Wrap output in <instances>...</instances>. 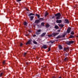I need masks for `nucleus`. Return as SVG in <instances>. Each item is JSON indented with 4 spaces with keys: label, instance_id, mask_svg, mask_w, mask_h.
Masks as SVG:
<instances>
[{
    "label": "nucleus",
    "instance_id": "0eeeda50",
    "mask_svg": "<svg viewBox=\"0 0 78 78\" xmlns=\"http://www.w3.org/2000/svg\"><path fill=\"white\" fill-rule=\"evenodd\" d=\"M31 40H29L26 43V45H27V44H31Z\"/></svg>",
    "mask_w": 78,
    "mask_h": 78
},
{
    "label": "nucleus",
    "instance_id": "c03bdc74",
    "mask_svg": "<svg viewBox=\"0 0 78 78\" xmlns=\"http://www.w3.org/2000/svg\"><path fill=\"white\" fill-rule=\"evenodd\" d=\"M26 36H28V35H26Z\"/></svg>",
    "mask_w": 78,
    "mask_h": 78
},
{
    "label": "nucleus",
    "instance_id": "a211bd4d",
    "mask_svg": "<svg viewBox=\"0 0 78 78\" xmlns=\"http://www.w3.org/2000/svg\"><path fill=\"white\" fill-rule=\"evenodd\" d=\"M55 28L56 29H58V28H59V27H58V26L57 25L55 26Z\"/></svg>",
    "mask_w": 78,
    "mask_h": 78
},
{
    "label": "nucleus",
    "instance_id": "f3484780",
    "mask_svg": "<svg viewBox=\"0 0 78 78\" xmlns=\"http://www.w3.org/2000/svg\"><path fill=\"white\" fill-rule=\"evenodd\" d=\"M46 27L47 28H48V27H50V25L48 24H47L46 25H45Z\"/></svg>",
    "mask_w": 78,
    "mask_h": 78
},
{
    "label": "nucleus",
    "instance_id": "a878e982",
    "mask_svg": "<svg viewBox=\"0 0 78 78\" xmlns=\"http://www.w3.org/2000/svg\"><path fill=\"white\" fill-rule=\"evenodd\" d=\"M37 32H38V33H40V32H41V30H37Z\"/></svg>",
    "mask_w": 78,
    "mask_h": 78
},
{
    "label": "nucleus",
    "instance_id": "a18cd8bd",
    "mask_svg": "<svg viewBox=\"0 0 78 78\" xmlns=\"http://www.w3.org/2000/svg\"><path fill=\"white\" fill-rule=\"evenodd\" d=\"M77 37H78V36H77Z\"/></svg>",
    "mask_w": 78,
    "mask_h": 78
},
{
    "label": "nucleus",
    "instance_id": "ea45409f",
    "mask_svg": "<svg viewBox=\"0 0 78 78\" xmlns=\"http://www.w3.org/2000/svg\"><path fill=\"white\" fill-rule=\"evenodd\" d=\"M60 31H61V30H58V32H60Z\"/></svg>",
    "mask_w": 78,
    "mask_h": 78
},
{
    "label": "nucleus",
    "instance_id": "473e14b6",
    "mask_svg": "<svg viewBox=\"0 0 78 78\" xmlns=\"http://www.w3.org/2000/svg\"><path fill=\"white\" fill-rule=\"evenodd\" d=\"M23 44H22V43H20V47H22V46H23Z\"/></svg>",
    "mask_w": 78,
    "mask_h": 78
},
{
    "label": "nucleus",
    "instance_id": "c85d7f7f",
    "mask_svg": "<svg viewBox=\"0 0 78 78\" xmlns=\"http://www.w3.org/2000/svg\"><path fill=\"white\" fill-rule=\"evenodd\" d=\"M27 23L26 22H24V25H27Z\"/></svg>",
    "mask_w": 78,
    "mask_h": 78
},
{
    "label": "nucleus",
    "instance_id": "20e7f679",
    "mask_svg": "<svg viewBox=\"0 0 78 78\" xmlns=\"http://www.w3.org/2000/svg\"><path fill=\"white\" fill-rule=\"evenodd\" d=\"M56 22L58 23H62V20H57L56 21Z\"/></svg>",
    "mask_w": 78,
    "mask_h": 78
},
{
    "label": "nucleus",
    "instance_id": "7c9ffc66",
    "mask_svg": "<svg viewBox=\"0 0 78 78\" xmlns=\"http://www.w3.org/2000/svg\"><path fill=\"white\" fill-rule=\"evenodd\" d=\"M69 54H66L65 55L66 57L67 56H69Z\"/></svg>",
    "mask_w": 78,
    "mask_h": 78
},
{
    "label": "nucleus",
    "instance_id": "37998d69",
    "mask_svg": "<svg viewBox=\"0 0 78 78\" xmlns=\"http://www.w3.org/2000/svg\"><path fill=\"white\" fill-rule=\"evenodd\" d=\"M26 64H27V65H28V63H26Z\"/></svg>",
    "mask_w": 78,
    "mask_h": 78
},
{
    "label": "nucleus",
    "instance_id": "f8f14e48",
    "mask_svg": "<svg viewBox=\"0 0 78 78\" xmlns=\"http://www.w3.org/2000/svg\"><path fill=\"white\" fill-rule=\"evenodd\" d=\"M42 48H44V49H45L47 48V47L46 45H44L42 47Z\"/></svg>",
    "mask_w": 78,
    "mask_h": 78
},
{
    "label": "nucleus",
    "instance_id": "b1692460",
    "mask_svg": "<svg viewBox=\"0 0 78 78\" xmlns=\"http://www.w3.org/2000/svg\"><path fill=\"white\" fill-rule=\"evenodd\" d=\"M33 43L35 44H37V42L36 41H33Z\"/></svg>",
    "mask_w": 78,
    "mask_h": 78
},
{
    "label": "nucleus",
    "instance_id": "cd10ccee",
    "mask_svg": "<svg viewBox=\"0 0 78 78\" xmlns=\"http://www.w3.org/2000/svg\"><path fill=\"white\" fill-rule=\"evenodd\" d=\"M51 47V46H50L48 48V51H50V48Z\"/></svg>",
    "mask_w": 78,
    "mask_h": 78
},
{
    "label": "nucleus",
    "instance_id": "79ce46f5",
    "mask_svg": "<svg viewBox=\"0 0 78 78\" xmlns=\"http://www.w3.org/2000/svg\"><path fill=\"white\" fill-rule=\"evenodd\" d=\"M52 78H55V76H53Z\"/></svg>",
    "mask_w": 78,
    "mask_h": 78
},
{
    "label": "nucleus",
    "instance_id": "5701e85b",
    "mask_svg": "<svg viewBox=\"0 0 78 78\" xmlns=\"http://www.w3.org/2000/svg\"><path fill=\"white\" fill-rule=\"evenodd\" d=\"M44 23H41V25L42 26H43V27H44V26H45V25H44Z\"/></svg>",
    "mask_w": 78,
    "mask_h": 78
},
{
    "label": "nucleus",
    "instance_id": "f03ea898",
    "mask_svg": "<svg viewBox=\"0 0 78 78\" xmlns=\"http://www.w3.org/2000/svg\"><path fill=\"white\" fill-rule=\"evenodd\" d=\"M58 34H59V33L54 32L51 35H50V36H57Z\"/></svg>",
    "mask_w": 78,
    "mask_h": 78
},
{
    "label": "nucleus",
    "instance_id": "4be33fe9",
    "mask_svg": "<svg viewBox=\"0 0 78 78\" xmlns=\"http://www.w3.org/2000/svg\"><path fill=\"white\" fill-rule=\"evenodd\" d=\"M74 37L73 35H70V37H69V38H72V37Z\"/></svg>",
    "mask_w": 78,
    "mask_h": 78
},
{
    "label": "nucleus",
    "instance_id": "423d86ee",
    "mask_svg": "<svg viewBox=\"0 0 78 78\" xmlns=\"http://www.w3.org/2000/svg\"><path fill=\"white\" fill-rule=\"evenodd\" d=\"M64 51H69V48H64Z\"/></svg>",
    "mask_w": 78,
    "mask_h": 78
},
{
    "label": "nucleus",
    "instance_id": "72a5a7b5",
    "mask_svg": "<svg viewBox=\"0 0 78 78\" xmlns=\"http://www.w3.org/2000/svg\"><path fill=\"white\" fill-rule=\"evenodd\" d=\"M27 55V53H25L24 54V56H25V55Z\"/></svg>",
    "mask_w": 78,
    "mask_h": 78
},
{
    "label": "nucleus",
    "instance_id": "ddd939ff",
    "mask_svg": "<svg viewBox=\"0 0 78 78\" xmlns=\"http://www.w3.org/2000/svg\"><path fill=\"white\" fill-rule=\"evenodd\" d=\"M30 18V20L32 21L33 20L34 18V16H29Z\"/></svg>",
    "mask_w": 78,
    "mask_h": 78
},
{
    "label": "nucleus",
    "instance_id": "9b49d317",
    "mask_svg": "<svg viewBox=\"0 0 78 78\" xmlns=\"http://www.w3.org/2000/svg\"><path fill=\"white\" fill-rule=\"evenodd\" d=\"M65 23H69V20L67 19L65 20Z\"/></svg>",
    "mask_w": 78,
    "mask_h": 78
},
{
    "label": "nucleus",
    "instance_id": "c9c22d12",
    "mask_svg": "<svg viewBox=\"0 0 78 78\" xmlns=\"http://www.w3.org/2000/svg\"><path fill=\"white\" fill-rule=\"evenodd\" d=\"M36 34H34L33 36V37H36Z\"/></svg>",
    "mask_w": 78,
    "mask_h": 78
},
{
    "label": "nucleus",
    "instance_id": "6e6552de",
    "mask_svg": "<svg viewBox=\"0 0 78 78\" xmlns=\"http://www.w3.org/2000/svg\"><path fill=\"white\" fill-rule=\"evenodd\" d=\"M48 43L49 44H50V46H51V44H53V43H54V41H50L48 42Z\"/></svg>",
    "mask_w": 78,
    "mask_h": 78
},
{
    "label": "nucleus",
    "instance_id": "412c9836",
    "mask_svg": "<svg viewBox=\"0 0 78 78\" xmlns=\"http://www.w3.org/2000/svg\"><path fill=\"white\" fill-rule=\"evenodd\" d=\"M68 59H69V58H65L64 60L65 61H67Z\"/></svg>",
    "mask_w": 78,
    "mask_h": 78
},
{
    "label": "nucleus",
    "instance_id": "bb28decb",
    "mask_svg": "<svg viewBox=\"0 0 78 78\" xmlns=\"http://www.w3.org/2000/svg\"><path fill=\"white\" fill-rule=\"evenodd\" d=\"M71 34H72V35H73V34H74V33L72 31L71 32Z\"/></svg>",
    "mask_w": 78,
    "mask_h": 78
},
{
    "label": "nucleus",
    "instance_id": "f704fd0d",
    "mask_svg": "<svg viewBox=\"0 0 78 78\" xmlns=\"http://www.w3.org/2000/svg\"><path fill=\"white\" fill-rule=\"evenodd\" d=\"M65 36H66V34H64L63 35V36H62V37H65Z\"/></svg>",
    "mask_w": 78,
    "mask_h": 78
},
{
    "label": "nucleus",
    "instance_id": "aec40b11",
    "mask_svg": "<svg viewBox=\"0 0 78 78\" xmlns=\"http://www.w3.org/2000/svg\"><path fill=\"white\" fill-rule=\"evenodd\" d=\"M36 34H37V35H39V34H41L40 33H39V32H36L35 33Z\"/></svg>",
    "mask_w": 78,
    "mask_h": 78
},
{
    "label": "nucleus",
    "instance_id": "a19ab883",
    "mask_svg": "<svg viewBox=\"0 0 78 78\" xmlns=\"http://www.w3.org/2000/svg\"><path fill=\"white\" fill-rule=\"evenodd\" d=\"M53 18H55V16L52 17V19H53Z\"/></svg>",
    "mask_w": 78,
    "mask_h": 78
},
{
    "label": "nucleus",
    "instance_id": "4468645a",
    "mask_svg": "<svg viewBox=\"0 0 78 78\" xmlns=\"http://www.w3.org/2000/svg\"><path fill=\"white\" fill-rule=\"evenodd\" d=\"M58 47L59 50H62L63 48L62 47L61 45H59Z\"/></svg>",
    "mask_w": 78,
    "mask_h": 78
},
{
    "label": "nucleus",
    "instance_id": "1a4fd4ad",
    "mask_svg": "<svg viewBox=\"0 0 78 78\" xmlns=\"http://www.w3.org/2000/svg\"><path fill=\"white\" fill-rule=\"evenodd\" d=\"M58 26L60 27L61 28H62L63 27H64V25L62 24H58Z\"/></svg>",
    "mask_w": 78,
    "mask_h": 78
},
{
    "label": "nucleus",
    "instance_id": "9d476101",
    "mask_svg": "<svg viewBox=\"0 0 78 78\" xmlns=\"http://www.w3.org/2000/svg\"><path fill=\"white\" fill-rule=\"evenodd\" d=\"M45 34H46V33H44L41 35V37H44L45 35Z\"/></svg>",
    "mask_w": 78,
    "mask_h": 78
},
{
    "label": "nucleus",
    "instance_id": "2f4dec72",
    "mask_svg": "<svg viewBox=\"0 0 78 78\" xmlns=\"http://www.w3.org/2000/svg\"><path fill=\"white\" fill-rule=\"evenodd\" d=\"M17 2H20L21 0H16Z\"/></svg>",
    "mask_w": 78,
    "mask_h": 78
},
{
    "label": "nucleus",
    "instance_id": "393cba45",
    "mask_svg": "<svg viewBox=\"0 0 78 78\" xmlns=\"http://www.w3.org/2000/svg\"><path fill=\"white\" fill-rule=\"evenodd\" d=\"M47 15H48V12H46L45 14V17H46V16H47Z\"/></svg>",
    "mask_w": 78,
    "mask_h": 78
},
{
    "label": "nucleus",
    "instance_id": "4c0bfd02",
    "mask_svg": "<svg viewBox=\"0 0 78 78\" xmlns=\"http://www.w3.org/2000/svg\"><path fill=\"white\" fill-rule=\"evenodd\" d=\"M2 75H3V73H2L0 75V77L1 76H2Z\"/></svg>",
    "mask_w": 78,
    "mask_h": 78
},
{
    "label": "nucleus",
    "instance_id": "dca6fc26",
    "mask_svg": "<svg viewBox=\"0 0 78 78\" xmlns=\"http://www.w3.org/2000/svg\"><path fill=\"white\" fill-rule=\"evenodd\" d=\"M35 15V14H33V13H30L29 15V16H34Z\"/></svg>",
    "mask_w": 78,
    "mask_h": 78
},
{
    "label": "nucleus",
    "instance_id": "58836bf2",
    "mask_svg": "<svg viewBox=\"0 0 78 78\" xmlns=\"http://www.w3.org/2000/svg\"><path fill=\"white\" fill-rule=\"evenodd\" d=\"M39 20H43V19H42V18H40Z\"/></svg>",
    "mask_w": 78,
    "mask_h": 78
},
{
    "label": "nucleus",
    "instance_id": "6ab92c4d",
    "mask_svg": "<svg viewBox=\"0 0 78 78\" xmlns=\"http://www.w3.org/2000/svg\"><path fill=\"white\" fill-rule=\"evenodd\" d=\"M36 16H37L38 18H40V15L38 14H36Z\"/></svg>",
    "mask_w": 78,
    "mask_h": 78
},
{
    "label": "nucleus",
    "instance_id": "f257e3e1",
    "mask_svg": "<svg viewBox=\"0 0 78 78\" xmlns=\"http://www.w3.org/2000/svg\"><path fill=\"white\" fill-rule=\"evenodd\" d=\"M55 16H56V19H60V16H61V15L60 13H58L57 14H55Z\"/></svg>",
    "mask_w": 78,
    "mask_h": 78
},
{
    "label": "nucleus",
    "instance_id": "c756f323",
    "mask_svg": "<svg viewBox=\"0 0 78 78\" xmlns=\"http://www.w3.org/2000/svg\"><path fill=\"white\" fill-rule=\"evenodd\" d=\"M61 38V37L60 36H58L56 38L57 39H59V38Z\"/></svg>",
    "mask_w": 78,
    "mask_h": 78
},
{
    "label": "nucleus",
    "instance_id": "2eb2a0df",
    "mask_svg": "<svg viewBox=\"0 0 78 78\" xmlns=\"http://www.w3.org/2000/svg\"><path fill=\"white\" fill-rule=\"evenodd\" d=\"M39 22V20H36L35 22V23H38Z\"/></svg>",
    "mask_w": 78,
    "mask_h": 78
},
{
    "label": "nucleus",
    "instance_id": "7ed1b4c3",
    "mask_svg": "<svg viewBox=\"0 0 78 78\" xmlns=\"http://www.w3.org/2000/svg\"><path fill=\"white\" fill-rule=\"evenodd\" d=\"M73 42H74L73 41H68L66 42V44H67V45H70V44H73Z\"/></svg>",
    "mask_w": 78,
    "mask_h": 78
},
{
    "label": "nucleus",
    "instance_id": "e433bc0d",
    "mask_svg": "<svg viewBox=\"0 0 78 78\" xmlns=\"http://www.w3.org/2000/svg\"><path fill=\"white\" fill-rule=\"evenodd\" d=\"M3 64H5V61H4L3 62Z\"/></svg>",
    "mask_w": 78,
    "mask_h": 78
},
{
    "label": "nucleus",
    "instance_id": "39448f33",
    "mask_svg": "<svg viewBox=\"0 0 78 78\" xmlns=\"http://www.w3.org/2000/svg\"><path fill=\"white\" fill-rule=\"evenodd\" d=\"M71 30V28L69 27L67 30V33H70Z\"/></svg>",
    "mask_w": 78,
    "mask_h": 78
}]
</instances>
